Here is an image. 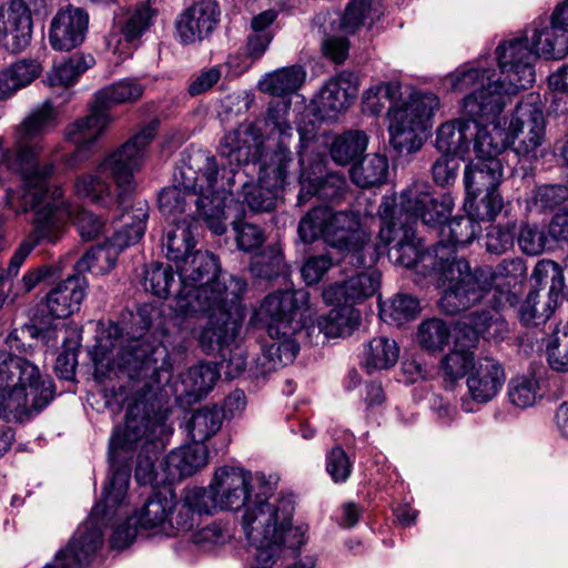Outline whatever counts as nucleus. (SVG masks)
I'll list each match as a JSON object with an SVG mask.
<instances>
[{
    "label": "nucleus",
    "instance_id": "1",
    "mask_svg": "<svg viewBox=\"0 0 568 568\" xmlns=\"http://www.w3.org/2000/svg\"><path fill=\"white\" fill-rule=\"evenodd\" d=\"M97 374L121 381L114 396L126 405L123 427H115L110 440L111 475L103 488V500L74 532L64 549L44 568H83L103 541V526L116 514L125 499L133 453L150 446L166 433L165 417L154 407L152 389L168 382L173 369L168 348L146 336L125 338L118 324L110 323L97 337L93 351Z\"/></svg>",
    "mask_w": 568,
    "mask_h": 568
},
{
    "label": "nucleus",
    "instance_id": "2",
    "mask_svg": "<svg viewBox=\"0 0 568 568\" xmlns=\"http://www.w3.org/2000/svg\"><path fill=\"white\" fill-rule=\"evenodd\" d=\"M57 125L54 108L45 101L14 126L13 145L6 149L8 170L17 173L21 183L17 189L7 190L4 203L16 214L33 213L32 231L11 261V274L38 245L58 243L71 217L62 186L50 182L55 162H40L41 139Z\"/></svg>",
    "mask_w": 568,
    "mask_h": 568
},
{
    "label": "nucleus",
    "instance_id": "3",
    "mask_svg": "<svg viewBox=\"0 0 568 568\" xmlns=\"http://www.w3.org/2000/svg\"><path fill=\"white\" fill-rule=\"evenodd\" d=\"M531 54L523 48L513 47L505 51L496 48L498 72L486 68L481 60L469 62L457 68L446 77V83L453 91L470 90L462 102L463 118L447 121L436 130V148L442 153L465 159L470 150L478 151L477 144L498 135L494 125L489 131L479 124L480 119H489L500 114L511 95L528 89L535 82L531 68Z\"/></svg>",
    "mask_w": 568,
    "mask_h": 568
},
{
    "label": "nucleus",
    "instance_id": "4",
    "mask_svg": "<svg viewBox=\"0 0 568 568\" xmlns=\"http://www.w3.org/2000/svg\"><path fill=\"white\" fill-rule=\"evenodd\" d=\"M215 158L197 150L187 155L174 172V183L159 194V210L172 222H181L178 215L185 211L189 201H194L199 214L216 235L226 231V220L232 210L241 213V204L234 200L232 186L234 171H223L219 180Z\"/></svg>",
    "mask_w": 568,
    "mask_h": 568
},
{
    "label": "nucleus",
    "instance_id": "5",
    "mask_svg": "<svg viewBox=\"0 0 568 568\" xmlns=\"http://www.w3.org/2000/svg\"><path fill=\"white\" fill-rule=\"evenodd\" d=\"M276 486L277 479L273 476L224 465L215 470L205 488V499L211 511L243 509L241 527L247 537V523L253 529L264 530L292 521L294 503L288 496L275 497Z\"/></svg>",
    "mask_w": 568,
    "mask_h": 568
},
{
    "label": "nucleus",
    "instance_id": "6",
    "mask_svg": "<svg viewBox=\"0 0 568 568\" xmlns=\"http://www.w3.org/2000/svg\"><path fill=\"white\" fill-rule=\"evenodd\" d=\"M520 258L503 260L495 267L484 265L471 270L468 261H459L446 271L449 288L440 296L439 308L448 315L468 310L491 294L490 303L497 308L518 303L517 285L525 277Z\"/></svg>",
    "mask_w": 568,
    "mask_h": 568
},
{
    "label": "nucleus",
    "instance_id": "7",
    "mask_svg": "<svg viewBox=\"0 0 568 568\" xmlns=\"http://www.w3.org/2000/svg\"><path fill=\"white\" fill-rule=\"evenodd\" d=\"M399 82H378L364 91L362 110L364 113L379 115L386 105L388 109L389 142L398 152L413 153L420 149L428 121L439 108L435 93L415 91L406 100L402 97Z\"/></svg>",
    "mask_w": 568,
    "mask_h": 568
},
{
    "label": "nucleus",
    "instance_id": "8",
    "mask_svg": "<svg viewBox=\"0 0 568 568\" xmlns=\"http://www.w3.org/2000/svg\"><path fill=\"white\" fill-rule=\"evenodd\" d=\"M158 121H152L123 145L106 155L97 170L73 182L74 194L99 207H110L134 190V173L143 164L146 146L154 139Z\"/></svg>",
    "mask_w": 568,
    "mask_h": 568
},
{
    "label": "nucleus",
    "instance_id": "9",
    "mask_svg": "<svg viewBox=\"0 0 568 568\" xmlns=\"http://www.w3.org/2000/svg\"><path fill=\"white\" fill-rule=\"evenodd\" d=\"M310 293L306 290H278L264 297L255 312L256 321L272 338L263 345L257 365L263 374L291 364L300 345L293 337L304 327L303 314L308 308Z\"/></svg>",
    "mask_w": 568,
    "mask_h": 568
},
{
    "label": "nucleus",
    "instance_id": "10",
    "mask_svg": "<svg viewBox=\"0 0 568 568\" xmlns=\"http://www.w3.org/2000/svg\"><path fill=\"white\" fill-rule=\"evenodd\" d=\"M297 233L304 243L322 237L339 254L349 256V263L357 267L371 266L381 254L379 247L371 244L359 215L353 211L335 212L326 205L314 206L301 219Z\"/></svg>",
    "mask_w": 568,
    "mask_h": 568
},
{
    "label": "nucleus",
    "instance_id": "11",
    "mask_svg": "<svg viewBox=\"0 0 568 568\" xmlns=\"http://www.w3.org/2000/svg\"><path fill=\"white\" fill-rule=\"evenodd\" d=\"M54 398L52 379L28 358L0 351V417L23 422Z\"/></svg>",
    "mask_w": 568,
    "mask_h": 568
},
{
    "label": "nucleus",
    "instance_id": "12",
    "mask_svg": "<svg viewBox=\"0 0 568 568\" xmlns=\"http://www.w3.org/2000/svg\"><path fill=\"white\" fill-rule=\"evenodd\" d=\"M395 209L393 200H385L378 207L381 244L389 247L388 256L394 264L406 268L420 267L419 272L433 275L443 295L450 286V281L445 278V273L453 266L443 265L447 261V252L435 245L432 250L424 251V244L417 239L413 226L397 225Z\"/></svg>",
    "mask_w": 568,
    "mask_h": 568
},
{
    "label": "nucleus",
    "instance_id": "13",
    "mask_svg": "<svg viewBox=\"0 0 568 568\" xmlns=\"http://www.w3.org/2000/svg\"><path fill=\"white\" fill-rule=\"evenodd\" d=\"M176 271L181 284L175 297V310L183 315L211 310L225 296V286L230 285V278H224L222 284L217 281L220 263L209 251H195L178 264Z\"/></svg>",
    "mask_w": 568,
    "mask_h": 568
},
{
    "label": "nucleus",
    "instance_id": "14",
    "mask_svg": "<svg viewBox=\"0 0 568 568\" xmlns=\"http://www.w3.org/2000/svg\"><path fill=\"white\" fill-rule=\"evenodd\" d=\"M144 92L136 79H124L110 84L94 94L90 113L69 124L64 131L65 140L81 149L94 143L111 121L108 110L115 104L131 103Z\"/></svg>",
    "mask_w": 568,
    "mask_h": 568
},
{
    "label": "nucleus",
    "instance_id": "15",
    "mask_svg": "<svg viewBox=\"0 0 568 568\" xmlns=\"http://www.w3.org/2000/svg\"><path fill=\"white\" fill-rule=\"evenodd\" d=\"M246 291V281L240 276H231L230 285L225 286V296L211 310L189 313L205 314L206 323L199 334V344L206 354L223 352L235 341L243 321L241 298Z\"/></svg>",
    "mask_w": 568,
    "mask_h": 568
},
{
    "label": "nucleus",
    "instance_id": "16",
    "mask_svg": "<svg viewBox=\"0 0 568 568\" xmlns=\"http://www.w3.org/2000/svg\"><path fill=\"white\" fill-rule=\"evenodd\" d=\"M503 132L505 150L509 146L519 162L532 164L544 156L546 120L538 97L529 94L511 113L507 131Z\"/></svg>",
    "mask_w": 568,
    "mask_h": 568
},
{
    "label": "nucleus",
    "instance_id": "17",
    "mask_svg": "<svg viewBox=\"0 0 568 568\" xmlns=\"http://www.w3.org/2000/svg\"><path fill=\"white\" fill-rule=\"evenodd\" d=\"M385 200H393L395 205V221L397 225L413 226L422 221L430 229L447 220L454 207V200L448 194L435 196L432 186L425 181H415L400 192L399 203L395 196H385Z\"/></svg>",
    "mask_w": 568,
    "mask_h": 568
},
{
    "label": "nucleus",
    "instance_id": "18",
    "mask_svg": "<svg viewBox=\"0 0 568 568\" xmlns=\"http://www.w3.org/2000/svg\"><path fill=\"white\" fill-rule=\"evenodd\" d=\"M251 524L248 544L256 549L254 568H284L285 562L306 545V525H275L264 530L253 529Z\"/></svg>",
    "mask_w": 568,
    "mask_h": 568
},
{
    "label": "nucleus",
    "instance_id": "19",
    "mask_svg": "<svg viewBox=\"0 0 568 568\" xmlns=\"http://www.w3.org/2000/svg\"><path fill=\"white\" fill-rule=\"evenodd\" d=\"M505 51L510 48H523L531 54V68L538 57L559 60L568 54V1L556 7L551 14L549 28H535L531 43L528 45V37L513 38L498 44Z\"/></svg>",
    "mask_w": 568,
    "mask_h": 568
},
{
    "label": "nucleus",
    "instance_id": "20",
    "mask_svg": "<svg viewBox=\"0 0 568 568\" xmlns=\"http://www.w3.org/2000/svg\"><path fill=\"white\" fill-rule=\"evenodd\" d=\"M293 161L291 150L282 149L274 152L270 164L261 168L257 183L243 182V201L252 211H271L275 207L277 191L285 186Z\"/></svg>",
    "mask_w": 568,
    "mask_h": 568
},
{
    "label": "nucleus",
    "instance_id": "21",
    "mask_svg": "<svg viewBox=\"0 0 568 568\" xmlns=\"http://www.w3.org/2000/svg\"><path fill=\"white\" fill-rule=\"evenodd\" d=\"M497 138L488 144L479 141L476 158L466 165L464 182L467 197L476 199L480 193L498 189L503 180L504 168L498 158L505 151L501 130H496Z\"/></svg>",
    "mask_w": 568,
    "mask_h": 568
},
{
    "label": "nucleus",
    "instance_id": "22",
    "mask_svg": "<svg viewBox=\"0 0 568 568\" xmlns=\"http://www.w3.org/2000/svg\"><path fill=\"white\" fill-rule=\"evenodd\" d=\"M300 155V185L301 190L297 195V204L304 205L312 196H317L323 201L338 202L345 194L347 189L346 179L337 173H328L322 176L324 165L321 160L315 161L310 168L305 166V158L303 152Z\"/></svg>",
    "mask_w": 568,
    "mask_h": 568
},
{
    "label": "nucleus",
    "instance_id": "23",
    "mask_svg": "<svg viewBox=\"0 0 568 568\" xmlns=\"http://www.w3.org/2000/svg\"><path fill=\"white\" fill-rule=\"evenodd\" d=\"M32 19L23 0L0 6V44L11 53L22 52L31 42Z\"/></svg>",
    "mask_w": 568,
    "mask_h": 568
},
{
    "label": "nucleus",
    "instance_id": "24",
    "mask_svg": "<svg viewBox=\"0 0 568 568\" xmlns=\"http://www.w3.org/2000/svg\"><path fill=\"white\" fill-rule=\"evenodd\" d=\"M261 131L256 124L252 122L241 123L236 129L224 135L220 144L221 156L225 158L230 168L222 169L217 166L219 180L223 171L233 170L234 179L240 174L239 168L243 164L253 162L257 154V148L261 144Z\"/></svg>",
    "mask_w": 568,
    "mask_h": 568
},
{
    "label": "nucleus",
    "instance_id": "25",
    "mask_svg": "<svg viewBox=\"0 0 568 568\" xmlns=\"http://www.w3.org/2000/svg\"><path fill=\"white\" fill-rule=\"evenodd\" d=\"M357 92V78L352 72H341L331 78L313 99L314 110L322 120H334L346 111Z\"/></svg>",
    "mask_w": 568,
    "mask_h": 568
},
{
    "label": "nucleus",
    "instance_id": "26",
    "mask_svg": "<svg viewBox=\"0 0 568 568\" xmlns=\"http://www.w3.org/2000/svg\"><path fill=\"white\" fill-rule=\"evenodd\" d=\"M88 29L89 14L84 9L73 6L60 9L50 23V45L57 51H70L84 41Z\"/></svg>",
    "mask_w": 568,
    "mask_h": 568
},
{
    "label": "nucleus",
    "instance_id": "27",
    "mask_svg": "<svg viewBox=\"0 0 568 568\" xmlns=\"http://www.w3.org/2000/svg\"><path fill=\"white\" fill-rule=\"evenodd\" d=\"M382 282V274L377 268L368 267L347 280L333 283L323 290L326 304H358L374 296Z\"/></svg>",
    "mask_w": 568,
    "mask_h": 568
},
{
    "label": "nucleus",
    "instance_id": "28",
    "mask_svg": "<svg viewBox=\"0 0 568 568\" xmlns=\"http://www.w3.org/2000/svg\"><path fill=\"white\" fill-rule=\"evenodd\" d=\"M220 8L214 0H201L184 10L175 22L176 37L183 44L202 41L217 26Z\"/></svg>",
    "mask_w": 568,
    "mask_h": 568
},
{
    "label": "nucleus",
    "instance_id": "29",
    "mask_svg": "<svg viewBox=\"0 0 568 568\" xmlns=\"http://www.w3.org/2000/svg\"><path fill=\"white\" fill-rule=\"evenodd\" d=\"M125 196H122V203L116 201L119 214L113 219L114 233L109 237L122 250L141 241L149 219V204L146 201L135 200L130 204H125Z\"/></svg>",
    "mask_w": 568,
    "mask_h": 568
},
{
    "label": "nucleus",
    "instance_id": "30",
    "mask_svg": "<svg viewBox=\"0 0 568 568\" xmlns=\"http://www.w3.org/2000/svg\"><path fill=\"white\" fill-rule=\"evenodd\" d=\"M506 381L501 364L493 357H480L467 375L468 393L477 404H486L497 396Z\"/></svg>",
    "mask_w": 568,
    "mask_h": 568
},
{
    "label": "nucleus",
    "instance_id": "31",
    "mask_svg": "<svg viewBox=\"0 0 568 568\" xmlns=\"http://www.w3.org/2000/svg\"><path fill=\"white\" fill-rule=\"evenodd\" d=\"M438 242L435 246H440L447 252V261L443 265H455L459 261H467L464 257H457L456 250L465 246L474 241L481 232L479 221L474 216L473 212L468 216L452 219L437 224Z\"/></svg>",
    "mask_w": 568,
    "mask_h": 568
},
{
    "label": "nucleus",
    "instance_id": "32",
    "mask_svg": "<svg viewBox=\"0 0 568 568\" xmlns=\"http://www.w3.org/2000/svg\"><path fill=\"white\" fill-rule=\"evenodd\" d=\"M87 280L77 274L60 281L45 295L48 313L55 318H67L80 310L87 294Z\"/></svg>",
    "mask_w": 568,
    "mask_h": 568
},
{
    "label": "nucleus",
    "instance_id": "33",
    "mask_svg": "<svg viewBox=\"0 0 568 568\" xmlns=\"http://www.w3.org/2000/svg\"><path fill=\"white\" fill-rule=\"evenodd\" d=\"M205 498V488L185 489L181 501L179 504L174 501L173 509L169 514V535L189 531L194 527L201 515L211 514L209 501Z\"/></svg>",
    "mask_w": 568,
    "mask_h": 568
},
{
    "label": "nucleus",
    "instance_id": "34",
    "mask_svg": "<svg viewBox=\"0 0 568 568\" xmlns=\"http://www.w3.org/2000/svg\"><path fill=\"white\" fill-rule=\"evenodd\" d=\"M32 231V229L30 230ZM31 232H29L26 237L21 241L14 253L12 254L9 264L6 270L0 271V291H3L2 287L4 284L10 283L9 292L6 293L8 298H10L11 303H14L20 296H23L31 292L41 281H44L47 278L53 277L57 274V268L52 265H42L37 268H31L28 272H26L20 281H18L16 284L12 283L13 278L17 277L19 274V271L21 266L23 265L27 257L30 255V253L24 257L22 263L17 268V272L11 274L9 272L11 261L22 243L27 240V237L30 235Z\"/></svg>",
    "mask_w": 568,
    "mask_h": 568
},
{
    "label": "nucleus",
    "instance_id": "35",
    "mask_svg": "<svg viewBox=\"0 0 568 568\" xmlns=\"http://www.w3.org/2000/svg\"><path fill=\"white\" fill-rule=\"evenodd\" d=\"M476 348V338L465 339L458 336L454 348L447 353L440 361L439 372L443 375L446 385L453 386L457 381L469 374L474 363V349Z\"/></svg>",
    "mask_w": 568,
    "mask_h": 568
},
{
    "label": "nucleus",
    "instance_id": "36",
    "mask_svg": "<svg viewBox=\"0 0 568 568\" xmlns=\"http://www.w3.org/2000/svg\"><path fill=\"white\" fill-rule=\"evenodd\" d=\"M156 10L150 2H141L131 8H119L114 12L113 24L126 42H132L152 26Z\"/></svg>",
    "mask_w": 568,
    "mask_h": 568
},
{
    "label": "nucleus",
    "instance_id": "37",
    "mask_svg": "<svg viewBox=\"0 0 568 568\" xmlns=\"http://www.w3.org/2000/svg\"><path fill=\"white\" fill-rule=\"evenodd\" d=\"M173 506L174 495L172 491L156 493L145 501L139 513L132 516V519L143 531L158 529L169 536V514Z\"/></svg>",
    "mask_w": 568,
    "mask_h": 568
},
{
    "label": "nucleus",
    "instance_id": "38",
    "mask_svg": "<svg viewBox=\"0 0 568 568\" xmlns=\"http://www.w3.org/2000/svg\"><path fill=\"white\" fill-rule=\"evenodd\" d=\"M209 459V453L204 444L193 443L172 450L166 456L169 475L175 477H189L202 469Z\"/></svg>",
    "mask_w": 568,
    "mask_h": 568
},
{
    "label": "nucleus",
    "instance_id": "39",
    "mask_svg": "<svg viewBox=\"0 0 568 568\" xmlns=\"http://www.w3.org/2000/svg\"><path fill=\"white\" fill-rule=\"evenodd\" d=\"M361 324V313L351 305L331 310L316 320V327L326 338L346 337Z\"/></svg>",
    "mask_w": 568,
    "mask_h": 568
},
{
    "label": "nucleus",
    "instance_id": "40",
    "mask_svg": "<svg viewBox=\"0 0 568 568\" xmlns=\"http://www.w3.org/2000/svg\"><path fill=\"white\" fill-rule=\"evenodd\" d=\"M42 71L34 59H22L0 72V99L11 97L18 90L29 85Z\"/></svg>",
    "mask_w": 568,
    "mask_h": 568
},
{
    "label": "nucleus",
    "instance_id": "41",
    "mask_svg": "<svg viewBox=\"0 0 568 568\" xmlns=\"http://www.w3.org/2000/svg\"><path fill=\"white\" fill-rule=\"evenodd\" d=\"M123 250L118 247L110 239L92 246L77 262L78 273L91 272L95 275L109 273L116 264V260Z\"/></svg>",
    "mask_w": 568,
    "mask_h": 568
},
{
    "label": "nucleus",
    "instance_id": "42",
    "mask_svg": "<svg viewBox=\"0 0 568 568\" xmlns=\"http://www.w3.org/2000/svg\"><path fill=\"white\" fill-rule=\"evenodd\" d=\"M220 378V369L215 363L201 362L190 367L182 375L183 393L194 400L205 396Z\"/></svg>",
    "mask_w": 568,
    "mask_h": 568
},
{
    "label": "nucleus",
    "instance_id": "43",
    "mask_svg": "<svg viewBox=\"0 0 568 568\" xmlns=\"http://www.w3.org/2000/svg\"><path fill=\"white\" fill-rule=\"evenodd\" d=\"M399 347L386 336L372 338L363 351V366L368 373L393 367L398 359Z\"/></svg>",
    "mask_w": 568,
    "mask_h": 568
},
{
    "label": "nucleus",
    "instance_id": "44",
    "mask_svg": "<svg viewBox=\"0 0 568 568\" xmlns=\"http://www.w3.org/2000/svg\"><path fill=\"white\" fill-rule=\"evenodd\" d=\"M305 71L297 65L278 69L266 74L260 82L262 92L273 97H284L295 92L305 80Z\"/></svg>",
    "mask_w": 568,
    "mask_h": 568
},
{
    "label": "nucleus",
    "instance_id": "45",
    "mask_svg": "<svg viewBox=\"0 0 568 568\" xmlns=\"http://www.w3.org/2000/svg\"><path fill=\"white\" fill-rule=\"evenodd\" d=\"M194 244L191 225L185 220L173 223L162 240L163 248L166 250V257L174 262L175 266L194 253L192 252Z\"/></svg>",
    "mask_w": 568,
    "mask_h": 568
},
{
    "label": "nucleus",
    "instance_id": "46",
    "mask_svg": "<svg viewBox=\"0 0 568 568\" xmlns=\"http://www.w3.org/2000/svg\"><path fill=\"white\" fill-rule=\"evenodd\" d=\"M379 9L373 0H351L341 19V29L353 34L362 29H371L381 18Z\"/></svg>",
    "mask_w": 568,
    "mask_h": 568
},
{
    "label": "nucleus",
    "instance_id": "47",
    "mask_svg": "<svg viewBox=\"0 0 568 568\" xmlns=\"http://www.w3.org/2000/svg\"><path fill=\"white\" fill-rule=\"evenodd\" d=\"M223 414L216 406H204L193 412L186 424V429L193 443L204 444L214 436L223 423Z\"/></svg>",
    "mask_w": 568,
    "mask_h": 568
},
{
    "label": "nucleus",
    "instance_id": "48",
    "mask_svg": "<svg viewBox=\"0 0 568 568\" xmlns=\"http://www.w3.org/2000/svg\"><path fill=\"white\" fill-rule=\"evenodd\" d=\"M388 175V160L382 154L366 155L351 170L352 181L359 187L367 189L385 183Z\"/></svg>",
    "mask_w": 568,
    "mask_h": 568
},
{
    "label": "nucleus",
    "instance_id": "49",
    "mask_svg": "<svg viewBox=\"0 0 568 568\" xmlns=\"http://www.w3.org/2000/svg\"><path fill=\"white\" fill-rule=\"evenodd\" d=\"M419 310V301L408 294H397L388 302L378 300L381 320L397 326L414 320Z\"/></svg>",
    "mask_w": 568,
    "mask_h": 568
},
{
    "label": "nucleus",
    "instance_id": "50",
    "mask_svg": "<svg viewBox=\"0 0 568 568\" xmlns=\"http://www.w3.org/2000/svg\"><path fill=\"white\" fill-rule=\"evenodd\" d=\"M91 54H74L59 64H55L48 74V83L51 87H70L78 81L80 75L94 64Z\"/></svg>",
    "mask_w": 568,
    "mask_h": 568
},
{
    "label": "nucleus",
    "instance_id": "51",
    "mask_svg": "<svg viewBox=\"0 0 568 568\" xmlns=\"http://www.w3.org/2000/svg\"><path fill=\"white\" fill-rule=\"evenodd\" d=\"M368 138L363 131L354 130L337 135L331 145V156L339 165H346L359 158L367 148Z\"/></svg>",
    "mask_w": 568,
    "mask_h": 568
},
{
    "label": "nucleus",
    "instance_id": "52",
    "mask_svg": "<svg viewBox=\"0 0 568 568\" xmlns=\"http://www.w3.org/2000/svg\"><path fill=\"white\" fill-rule=\"evenodd\" d=\"M291 102L288 100H275L270 102L265 124L272 135H277L278 145L275 152L288 149L290 140L293 138V128L288 121Z\"/></svg>",
    "mask_w": 568,
    "mask_h": 568
},
{
    "label": "nucleus",
    "instance_id": "53",
    "mask_svg": "<svg viewBox=\"0 0 568 568\" xmlns=\"http://www.w3.org/2000/svg\"><path fill=\"white\" fill-rule=\"evenodd\" d=\"M450 336L449 325L438 317H432L418 325L416 341L423 349L439 353L448 345Z\"/></svg>",
    "mask_w": 568,
    "mask_h": 568
},
{
    "label": "nucleus",
    "instance_id": "54",
    "mask_svg": "<svg viewBox=\"0 0 568 568\" xmlns=\"http://www.w3.org/2000/svg\"><path fill=\"white\" fill-rule=\"evenodd\" d=\"M541 397L539 382L535 376H518L508 384V398L519 408L534 406Z\"/></svg>",
    "mask_w": 568,
    "mask_h": 568
},
{
    "label": "nucleus",
    "instance_id": "55",
    "mask_svg": "<svg viewBox=\"0 0 568 568\" xmlns=\"http://www.w3.org/2000/svg\"><path fill=\"white\" fill-rule=\"evenodd\" d=\"M539 304V292L530 291L518 310V317L523 325L538 326L548 321L556 305L549 300L545 301L540 308L538 307Z\"/></svg>",
    "mask_w": 568,
    "mask_h": 568
},
{
    "label": "nucleus",
    "instance_id": "56",
    "mask_svg": "<svg viewBox=\"0 0 568 568\" xmlns=\"http://www.w3.org/2000/svg\"><path fill=\"white\" fill-rule=\"evenodd\" d=\"M174 283V275L171 266L161 263H152L144 272V290L153 295L165 298Z\"/></svg>",
    "mask_w": 568,
    "mask_h": 568
},
{
    "label": "nucleus",
    "instance_id": "57",
    "mask_svg": "<svg viewBox=\"0 0 568 568\" xmlns=\"http://www.w3.org/2000/svg\"><path fill=\"white\" fill-rule=\"evenodd\" d=\"M518 245L528 255H539L547 250L554 248L549 233L537 225L525 224L520 227Z\"/></svg>",
    "mask_w": 568,
    "mask_h": 568
},
{
    "label": "nucleus",
    "instance_id": "58",
    "mask_svg": "<svg viewBox=\"0 0 568 568\" xmlns=\"http://www.w3.org/2000/svg\"><path fill=\"white\" fill-rule=\"evenodd\" d=\"M232 539L229 527L222 523H212L193 535L194 544L202 550L211 551L224 546Z\"/></svg>",
    "mask_w": 568,
    "mask_h": 568
},
{
    "label": "nucleus",
    "instance_id": "59",
    "mask_svg": "<svg viewBox=\"0 0 568 568\" xmlns=\"http://www.w3.org/2000/svg\"><path fill=\"white\" fill-rule=\"evenodd\" d=\"M535 204L541 211H552L568 201V186L565 184H545L536 189Z\"/></svg>",
    "mask_w": 568,
    "mask_h": 568
},
{
    "label": "nucleus",
    "instance_id": "60",
    "mask_svg": "<svg viewBox=\"0 0 568 568\" xmlns=\"http://www.w3.org/2000/svg\"><path fill=\"white\" fill-rule=\"evenodd\" d=\"M79 235L84 241H93L104 233L106 222L95 213L81 210L72 220Z\"/></svg>",
    "mask_w": 568,
    "mask_h": 568
},
{
    "label": "nucleus",
    "instance_id": "61",
    "mask_svg": "<svg viewBox=\"0 0 568 568\" xmlns=\"http://www.w3.org/2000/svg\"><path fill=\"white\" fill-rule=\"evenodd\" d=\"M352 462L345 450L336 446L326 455V470L335 483H344L352 473Z\"/></svg>",
    "mask_w": 568,
    "mask_h": 568
},
{
    "label": "nucleus",
    "instance_id": "62",
    "mask_svg": "<svg viewBox=\"0 0 568 568\" xmlns=\"http://www.w3.org/2000/svg\"><path fill=\"white\" fill-rule=\"evenodd\" d=\"M334 265L333 257L328 254H318L308 257L301 270L303 280L307 285L317 284Z\"/></svg>",
    "mask_w": 568,
    "mask_h": 568
},
{
    "label": "nucleus",
    "instance_id": "63",
    "mask_svg": "<svg viewBox=\"0 0 568 568\" xmlns=\"http://www.w3.org/2000/svg\"><path fill=\"white\" fill-rule=\"evenodd\" d=\"M283 266V255L280 252H272L270 256L255 257L250 265V271L254 277L272 278L282 272Z\"/></svg>",
    "mask_w": 568,
    "mask_h": 568
},
{
    "label": "nucleus",
    "instance_id": "64",
    "mask_svg": "<svg viewBox=\"0 0 568 568\" xmlns=\"http://www.w3.org/2000/svg\"><path fill=\"white\" fill-rule=\"evenodd\" d=\"M236 232V242L240 250L251 252L260 247L265 241L264 232L255 224L244 223L242 225L232 222Z\"/></svg>",
    "mask_w": 568,
    "mask_h": 568
}]
</instances>
